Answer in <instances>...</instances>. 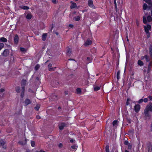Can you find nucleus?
I'll use <instances>...</instances> for the list:
<instances>
[{
	"instance_id": "nucleus-19",
	"label": "nucleus",
	"mask_w": 152,
	"mask_h": 152,
	"mask_svg": "<svg viewBox=\"0 0 152 152\" xmlns=\"http://www.w3.org/2000/svg\"><path fill=\"white\" fill-rule=\"evenodd\" d=\"M137 64L140 66H142L143 65V63L140 60H139L138 61Z\"/></svg>"
},
{
	"instance_id": "nucleus-36",
	"label": "nucleus",
	"mask_w": 152,
	"mask_h": 152,
	"mask_svg": "<svg viewBox=\"0 0 152 152\" xmlns=\"http://www.w3.org/2000/svg\"><path fill=\"white\" fill-rule=\"evenodd\" d=\"M40 106L39 105H37L36 107H35V109L37 110H38L39 109Z\"/></svg>"
},
{
	"instance_id": "nucleus-53",
	"label": "nucleus",
	"mask_w": 152,
	"mask_h": 152,
	"mask_svg": "<svg viewBox=\"0 0 152 152\" xmlns=\"http://www.w3.org/2000/svg\"><path fill=\"white\" fill-rule=\"evenodd\" d=\"M36 118L37 119H39L40 118V116L39 115H37L36 116Z\"/></svg>"
},
{
	"instance_id": "nucleus-48",
	"label": "nucleus",
	"mask_w": 152,
	"mask_h": 152,
	"mask_svg": "<svg viewBox=\"0 0 152 152\" xmlns=\"http://www.w3.org/2000/svg\"><path fill=\"white\" fill-rule=\"evenodd\" d=\"M147 34V37L148 38H149L150 37V34L149 32H148V33H146Z\"/></svg>"
},
{
	"instance_id": "nucleus-32",
	"label": "nucleus",
	"mask_w": 152,
	"mask_h": 152,
	"mask_svg": "<svg viewBox=\"0 0 152 152\" xmlns=\"http://www.w3.org/2000/svg\"><path fill=\"white\" fill-rule=\"evenodd\" d=\"M143 21L144 23L146 24L147 23V21L146 18L144 16L143 17Z\"/></svg>"
},
{
	"instance_id": "nucleus-28",
	"label": "nucleus",
	"mask_w": 152,
	"mask_h": 152,
	"mask_svg": "<svg viewBox=\"0 0 152 152\" xmlns=\"http://www.w3.org/2000/svg\"><path fill=\"white\" fill-rule=\"evenodd\" d=\"M20 50L21 51L23 52H25L27 51V50L26 49L23 48H20Z\"/></svg>"
},
{
	"instance_id": "nucleus-2",
	"label": "nucleus",
	"mask_w": 152,
	"mask_h": 152,
	"mask_svg": "<svg viewBox=\"0 0 152 152\" xmlns=\"http://www.w3.org/2000/svg\"><path fill=\"white\" fill-rule=\"evenodd\" d=\"M144 28L146 33H148L149 30H150L151 29V26L150 25H147V26H144Z\"/></svg>"
},
{
	"instance_id": "nucleus-40",
	"label": "nucleus",
	"mask_w": 152,
	"mask_h": 152,
	"mask_svg": "<svg viewBox=\"0 0 152 152\" xmlns=\"http://www.w3.org/2000/svg\"><path fill=\"white\" fill-rule=\"evenodd\" d=\"M58 146L60 148H61L63 147V145L61 143H60L58 145Z\"/></svg>"
},
{
	"instance_id": "nucleus-61",
	"label": "nucleus",
	"mask_w": 152,
	"mask_h": 152,
	"mask_svg": "<svg viewBox=\"0 0 152 152\" xmlns=\"http://www.w3.org/2000/svg\"><path fill=\"white\" fill-rule=\"evenodd\" d=\"M151 151H152V148H151Z\"/></svg>"
},
{
	"instance_id": "nucleus-6",
	"label": "nucleus",
	"mask_w": 152,
	"mask_h": 152,
	"mask_svg": "<svg viewBox=\"0 0 152 152\" xmlns=\"http://www.w3.org/2000/svg\"><path fill=\"white\" fill-rule=\"evenodd\" d=\"M66 124L64 123H61L59 125V129L60 130L63 129L64 127L66 126Z\"/></svg>"
},
{
	"instance_id": "nucleus-38",
	"label": "nucleus",
	"mask_w": 152,
	"mask_h": 152,
	"mask_svg": "<svg viewBox=\"0 0 152 152\" xmlns=\"http://www.w3.org/2000/svg\"><path fill=\"white\" fill-rule=\"evenodd\" d=\"M35 142L34 141H31V145L32 147H34L35 146Z\"/></svg>"
},
{
	"instance_id": "nucleus-49",
	"label": "nucleus",
	"mask_w": 152,
	"mask_h": 152,
	"mask_svg": "<svg viewBox=\"0 0 152 152\" xmlns=\"http://www.w3.org/2000/svg\"><path fill=\"white\" fill-rule=\"evenodd\" d=\"M124 144L126 145H128V144H129V143H128V142L127 141H125L124 142Z\"/></svg>"
},
{
	"instance_id": "nucleus-31",
	"label": "nucleus",
	"mask_w": 152,
	"mask_h": 152,
	"mask_svg": "<svg viewBox=\"0 0 152 152\" xmlns=\"http://www.w3.org/2000/svg\"><path fill=\"white\" fill-rule=\"evenodd\" d=\"M106 152H110L109 146H106L105 148Z\"/></svg>"
},
{
	"instance_id": "nucleus-54",
	"label": "nucleus",
	"mask_w": 152,
	"mask_h": 152,
	"mask_svg": "<svg viewBox=\"0 0 152 152\" xmlns=\"http://www.w3.org/2000/svg\"><path fill=\"white\" fill-rule=\"evenodd\" d=\"M136 24L137 26H138L139 25V23L138 21H136Z\"/></svg>"
},
{
	"instance_id": "nucleus-7",
	"label": "nucleus",
	"mask_w": 152,
	"mask_h": 152,
	"mask_svg": "<svg viewBox=\"0 0 152 152\" xmlns=\"http://www.w3.org/2000/svg\"><path fill=\"white\" fill-rule=\"evenodd\" d=\"M71 5L70 6L71 8L73 9L77 8L76 4L75 3H74L72 1H71Z\"/></svg>"
},
{
	"instance_id": "nucleus-55",
	"label": "nucleus",
	"mask_w": 152,
	"mask_h": 152,
	"mask_svg": "<svg viewBox=\"0 0 152 152\" xmlns=\"http://www.w3.org/2000/svg\"><path fill=\"white\" fill-rule=\"evenodd\" d=\"M87 60H89V62H90V61H91L89 57L87 58Z\"/></svg>"
},
{
	"instance_id": "nucleus-58",
	"label": "nucleus",
	"mask_w": 152,
	"mask_h": 152,
	"mask_svg": "<svg viewBox=\"0 0 152 152\" xmlns=\"http://www.w3.org/2000/svg\"><path fill=\"white\" fill-rule=\"evenodd\" d=\"M125 152H129L127 150H125Z\"/></svg>"
},
{
	"instance_id": "nucleus-30",
	"label": "nucleus",
	"mask_w": 152,
	"mask_h": 152,
	"mask_svg": "<svg viewBox=\"0 0 152 152\" xmlns=\"http://www.w3.org/2000/svg\"><path fill=\"white\" fill-rule=\"evenodd\" d=\"M120 71H118L117 74V77L118 79H119L120 78Z\"/></svg>"
},
{
	"instance_id": "nucleus-21",
	"label": "nucleus",
	"mask_w": 152,
	"mask_h": 152,
	"mask_svg": "<svg viewBox=\"0 0 152 152\" xmlns=\"http://www.w3.org/2000/svg\"><path fill=\"white\" fill-rule=\"evenodd\" d=\"M80 16H78L76 17H74V19L76 21H78L80 20Z\"/></svg>"
},
{
	"instance_id": "nucleus-20",
	"label": "nucleus",
	"mask_w": 152,
	"mask_h": 152,
	"mask_svg": "<svg viewBox=\"0 0 152 152\" xmlns=\"http://www.w3.org/2000/svg\"><path fill=\"white\" fill-rule=\"evenodd\" d=\"M149 54L150 56L152 57V45H151L150 47Z\"/></svg>"
},
{
	"instance_id": "nucleus-27",
	"label": "nucleus",
	"mask_w": 152,
	"mask_h": 152,
	"mask_svg": "<svg viewBox=\"0 0 152 152\" xmlns=\"http://www.w3.org/2000/svg\"><path fill=\"white\" fill-rule=\"evenodd\" d=\"M117 121H114L113 123V126H116L117 125Z\"/></svg>"
},
{
	"instance_id": "nucleus-39",
	"label": "nucleus",
	"mask_w": 152,
	"mask_h": 152,
	"mask_svg": "<svg viewBox=\"0 0 152 152\" xmlns=\"http://www.w3.org/2000/svg\"><path fill=\"white\" fill-rule=\"evenodd\" d=\"M77 147V146L75 145H72L71 146V148L73 149H76Z\"/></svg>"
},
{
	"instance_id": "nucleus-46",
	"label": "nucleus",
	"mask_w": 152,
	"mask_h": 152,
	"mask_svg": "<svg viewBox=\"0 0 152 152\" xmlns=\"http://www.w3.org/2000/svg\"><path fill=\"white\" fill-rule=\"evenodd\" d=\"M150 100H151L152 99V96H149L148 97Z\"/></svg>"
},
{
	"instance_id": "nucleus-22",
	"label": "nucleus",
	"mask_w": 152,
	"mask_h": 152,
	"mask_svg": "<svg viewBox=\"0 0 152 152\" xmlns=\"http://www.w3.org/2000/svg\"><path fill=\"white\" fill-rule=\"evenodd\" d=\"M100 89V87L97 86H95L94 87V91H97Z\"/></svg>"
},
{
	"instance_id": "nucleus-16",
	"label": "nucleus",
	"mask_w": 152,
	"mask_h": 152,
	"mask_svg": "<svg viewBox=\"0 0 152 152\" xmlns=\"http://www.w3.org/2000/svg\"><path fill=\"white\" fill-rule=\"evenodd\" d=\"M8 53V50L7 49H6L4 50L3 52V55L5 56H6L7 55Z\"/></svg>"
},
{
	"instance_id": "nucleus-8",
	"label": "nucleus",
	"mask_w": 152,
	"mask_h": 152,
	"mask_svg": "<svg viewBox=\"0 0 152 152\" xmlns=\"http://www.w3.org/2000/svg\"><path fill=\"white\" fill-rule=\"evenodd\" d=\"M92 41L89 39H88L85 42L84 45L85 46H88L92 43Z\"/></svg>"
},
{
	"instance_id": "nucleus-25",
	"label": "nucleus",
	"mask_w": 152,
	"mask_h": 152,
	"mask_svg": "<svg viewBox=\"0 0 152 152\" xmlns=\"http://www.w3.org/2000/svg\"><path fill=\"white\" fill-rule=\"evenodd\" d=\"M147 7H148V6H147V4L145 3H144L143 5V10H146L147 8Z\"/></svg>"
},
{
	"instance_id": "nucleus-5",
	"label": "nucleus",
	"mask_w": 152,
	"mask_h": 152,
	"mask_svg": "<svg viewBox=\"0 0 152 152\" xmlns=\"http://www.w3.org/2000/svg\"><path fill=\"white\" fill-rule=\"evenodd\" d=\"M134 110H135V111L136 113L138 112L140 110V105L139 104L136 105L134 106Z\"/></svg>"
},
{
	"instance_id": "nucleus-12",
	"label": "nucleus",
	"mask_w": 152,
	"mask_h": 152,
	"mask_svg": "<svg viewBox=\"0 0 152 152\" xmlns=\"http://www.w3.org/2000/svg\"><path fill=\"white\" fill-rule=\"evenodd\" d=\"M24 90L25 89L24 87L22 86L21 94V96L22 98L23 97L24 95Z\"/></svg>"
},
{
	"instance_id": "nucleus-33",
	"label": "nucleus",
	"mask_w": 152,
	"mask_h": 152,
	"mask_svg": "<svg viewBox=\"0 0 152 152\" xmlns=\"http://www.w3.org/2000/svg\"><path fill=\"white\" fill-rule=\"evenodd\" d=\"M4 45L3 43H0V50L4 47Z\"/></svg>"
},
{
	"instance_id": "nucleus-51",
	"label": "nucleus",
	"mask_w": 152,
	"mask_h": 152,
	"mask_svg": "<svg viewBox=\"0 0 152 152\" xmlns=\"http://www.w3.org/2000/svg\"><path fill=\"white\" fill-rule=\"evenodd\" d=\"M36 152H45V151H43L42 150H40L39 151H36Z\"/></svg>"
},
{
	"instance_id": "nucleus-52",
	"label": "nucleus",
	"mask_w": 152,
	"mask_h": 152,
	"mask_svg": "<svg viewBox=\"0 0 152 152\" xmlns=\"http://www.w3.org/2000/svg\"><path fill=\"white\" fill-rule=\"evenodd\" d=\"M74 141H75V140L72 139H71L70 140V142L72 143Z\"/></svg>"
},
{
	"instance_id": "nucleus-10",
	"label": "nucleus",
	"mask_w": 152,
	"mask_h": 152,
	"mask_svg": "<svg viewBox=\"0 0 152 152\" xmlns=\"http://www.w3.org/2000/svg\"><path fill=\"white\" fill-rule=\"evenodd\" d=\"M145 1L149 5V7H151L152 6V3L151 0H146Z\"/></svg>"
},
{
	"instance_id": "nucleus-4",
	"label": "nucleus",
	"mask_w": 152,
	"mask_h": 152,
	"mask_svg": "<svg viewBox=\"0 0 152 152\" xmlns=\"http://www.w3.org/2000/svg\"><path fill=\"white\" fill-rule=\"evenodd\" d=\"M88 6L93 8H95V7L93 5V1L92 0H88Z\"/></svg>"
},
{
	"instance_id": "nucleus-60",
	"label": "nucleus",
	"mask_w": 152,
	"mask_h": 152,
	"mask_svg": "<svg viewBox=\"0 0 152 152\" xmlns=\"http://www.w3.org/2000/svg\"><path fill=\"white\" fill-rule=\"evenodd\" d=\"M127 41H129L128 39H127Z\"/></svg>"
},
{
	"instance_id": "nucleus-3",
	"label": "nucleus",
	"mask_w": 152,
	"mask_h": 152,
	"mask_svg": "<svg viewBox=\"0 0 152 152\" xmlns=\"http://www.w3.org/2000/svg\"><path fill=\"white\" fill-rule=\"evenodd\" d=\"M31 101L28 98L26 99L24 101L25 106H27V105L31 104Z\"/></svg>"
},
{
	"instance_id": "nucleus-26",
	"label": "nucleus",
	"mask_w": 152,
	"mask_h": 152,
	"mask_svg": "<svg viewBox=\"0 0 152 152\" xmlns=\"http://www.w3.org/2000/svg\"><path fill=\"white\" fill-rule=\"evenodd\" d=\"M148 21V22H151L152 20V18L150 16H148L147 18Z\"/></svg>"
},
{
	"instance_id": "nucleus-14",
	"label": "nucleus",
	"mask_w": 152,
	"mask_h": 152,
	"mask_svg": "<svg viewBox=\"0 0 152 152\" xmlns=\"http://www.w3.org/2000/svg\"><path fill=\"white\" fill-rule=\"evenodd\" d=\"M47 34H43L42 35V39L43 41H45L47 37Z\"/></svg>"
},
{
	"instance_id": "nucleus-34",
	"label": "nucleus",
	"mask_w": 152,
	"mask_h": 152,
	"mask_svg": "<svg viewBox=\"0 0 152 152\" xmlns=\"http://www.w3.org/2000/svg\"><path fill=\"white\" fill-rule=\"evenodd\" d=\"M130 101V99H128L127 100L126 104L127 105H128L129 104V102Z\"/></svg>"
},
{
	"instance_id": "nucleus-11",
	"label": "nucleus",
	"mask_w": 152,
	"mask_h": 152,
	"mask_svg": "<svg viewBox=\"0 0 152 152\" xmlns=\"http://www.w3.org/2000/svg\"><path fill=\"white\" fill-rule=\"evenodd\" d=\"M48 67L49 70L50 71H51L54 70L56 68V67H54L53 68L52 67V64H49L48 65Z\"/></svg>"
},
{
	"instance_id": "nucleus-45",
	"label": "nucleus",
	"mask_w": 152,
	"mask_h": 152,
	"mask_svg": "<svg viewBox=\"0 0 152 152\" xmlns=\"http://www.w3.org/2000/svg\"><path fill=\"white\" fill-rule=\"evenodd\" d=\"M4 91V88H1L0 90V91L1 92H2Z\"/></svg>"
},
{
	"instance_id": "nucleus-17",
	"label": "nucleus",
	"mask_w": 152,
	"mask_h": 152,
	"mask_svg": "<svg viewBox=\"0 0 152 152\" xmlns=\"http://www.w3.org/2000/svg\"><path fill=\"white\" fill-rule=\"evenodd\" d=\"M26 140L25 139L22 142V141H20L19 142V143L22 145H24L26 144Z\"/></svg>"
},
{
	"instance_id": "nucleus-37",
	"label": "nucleus",
	"mask_w": 152,
	"mask_h": 152,
	"mask_svg": "<svg viewBox=\"0 0 152 152\" xmlns=\"http://www.w3.org/2000/svg\"><path fill=\"white\" fill-rule=\"evenodd\" d=\"M52 2L54 4H56L58 1V0H52Z\"/></svg>"
},
{
	"instance_id": "nucleus-59",
	"label": "nucleus",
	"mask_w": 152,
	"mask_h": 152,
	"mask_svg": "<svg viewBox=\"0 0 152 152\" xmlns=\"http://www.w3.org/2000/svg\"><path fill=\"white\" fill-rule=\"evenodd\" d=\"M31 152L30 151H29V150H28V151H26V152Z\"/></svg>"
},
{
	"instance_id": "nucleus-57",
	"label": "nucleus",
	"mask_w": 152,
	"mask_h": 152,
	"mask_svg": "<svg viewBox=\"0 0 152 152\" xmlns=\"http://www.w3.org/2000/svg\"><path fill=\"white\" fill-rule=\"evenodd\" d=\"M147 149H148V152H149V151L150 149V147H148Z\"/></svg>"
},
{
	"instance_id": "nucleus-15",
	"label": "nucleus",
	"mask_w": 152,
	"mask_h": 152,
	"mask_svg": "<svg viewBox=\"0 0 152 152\" xmlns=\"http://www.w3.org/2000/svg\"><path fill=\"white\" fill-rule=\"evenodd\" d=\"M145 59L146 61L147 62L149 61L150 60V59L149 56L147 55H145Z\"/></svg>"
},
{
	"instance_id": "nucleus-1",
	"label": "nucleus",
	"mask_w": 152,
	"mask_h": 152,
	"mask_svg": "<svg viewBox=\"0 0 152 152\" xmlns=\"http://www.w3.org/2000/svg\"><path fill=\"white\" fill-rule=\"evenodd\" d=\"M149 111L152 112V104H149L147 105L144 110V114L146 117H149L150 116Z\"/></svg>"
},
{
	"instance_id": "nucleus-23",
	"label": "nucleus",
	"mask_w": 152,
	"mask_h": 152,
	"mask_svg": "<svg viewBox=\"0 0 152 152\" xmlns=\"http://www.w3.org/2000/svg\"><path fill=\"white\" fill-rule=\"evenodd\" d=\"M5 144V142L3 140H0V146L4 145Z\"/></svg>"
},
{
	"instance_id": "nucleus-62",
	"label": "nucleus",
	"mask_w": 152,
	"mask_h": 152,
	"mask_svg": "<svg viewBox=\"0 0 152 152\" xmlns=\"http://www.w3.org/2000/svg\"><path fill=\"white\" fill-rule=\"evenodd\" d=\"M75 0L77 1H78V0Z\"/></svg>"
},
{
	"instance_id": "nucleus-9",
	"label": "nucleus",
	"mask_w": 152,
	"mask_h": 152,
	"mask_svg": "<svg viewBox=\"0 0 152 152\" xmlns=\"http://www.w3.org/2000/svg\"><path fill=\"white\" fill-rule=\"evenodd\" d=\"M14 41L15 44H17L18 42L19 38L17 35H16L14 37Z\"/></svg>"
},
{
	"instance_id": "nucleus-41",
	"label": "nucleus",
	"mask_w": 152,
	"mask_h": 152,
	"mask_svg": "<svg viewBox=\"0 0 152 152\" xmlns=\"http://www.w3.org/2000/svg\"><path fill=\"white\" fill-rule=\"evenodd\" d=\"M128 149H131L132 148V145L131 144H128Z\"/></svg>"
},
{
	"instance_id": "nucleus-29",
	"label": "nucleus",
	"mask_w": 152,
	"mask_h": 152,
	"mask_svg": "<svg viewBox=\"0 0 152 152\" xmlns=\"http://www.w3.org/2000/svg\"><path fill=\"white\" fill-rule=\"evenodd\" d=\"M21 8L23 10H28V9H29V7H27V6H23V7H21Z\"/></svg>"
},
{
	"instance_id": "nucleus-43",
	"label": "nucleus",
	"mask_w": 152,
	"mask_h": 152,
	"mask_svg": "<svg viewBox=\"0 0 152 152\" xmlns=\"http://www.w3.org/2000/svg\"><path fill=\"white\" fill-rule=\"evenodd\" d=\"M143 102V99H140L138 102L139 103H141Z\"/></svg>"
},
{
	"instance_id": "nucleus-56",
	"label": "nucleus",
	"mask_w": 152,
	"mask_h": 152,
	"mask_svg": "<svg viewBox=\"0 0 152 152\" xmlns=\"http://www.w3.org/2000/svg\"><path fill=\"white\" fill-rule=\"evenodd\" d=\"M69 26L70 27H71V28H72L73 26L72 25V24H70L69 25Z\"/></svg>"
},
{
	"instance_id": "nucleus-18",
	"label": "nucleus",
	"mask_w": 152,
	"mask_h": 152,
	"mask_svg": "<svg viewBox=\"0 0 152 152\" xmlns=\"http://www.w3.org/2000/svg\"><path fill=\"white\" fill-rule=\"evenodd\" d=\"M0 41L4 42H6L7 40L4 37L0 38Z\"/></svg>"
},
{
	"instance_id": "nucleus-35",
	"label": "nucleus",
	"mask_w": 152,
	"mask_h": 152,
	"mask_svg": "<svg viewBox=\"0 0 152 152\" xmlns=\"http://www.w3.org/2000/svg\"><path fill=\"white\" fill-rule=\"evenodd\" d=\"M40 67V66L39 64H37L35 66V69L36 70H37L39 69Z\"/></svg>"
},
{
	"instance_id": "nucleus-47",
	"label": "nucleus",
	"mask_w": 152,
	"mask_h": 152,
	"mask_svg": "<svg viewBox=\"0 0 152 152\" xmlns=\"http://www.w3.org/2000/svg\"><path fill=\"white\" fill-rule=\"evenodd\" d=\"M114 4H115V7L116 8L117 6H116V0H114Z\"/></svg>"
},
{
	"instance_id": "nucleus-42",
	"label": "nucleus",
	"mask_w": 152,
	"mask_h": 152,
	"mask_svg": "<svg viewBox=\"0 0 152 152\" xmlns=\"http://www.w3.org/2000/svg\"><path fill=\"white\" fill-rule=\"evenodd\" d=\"M16 91L18 92H19L20 91V88L19 87H17L16 89Z\"/></svg>"
},
{
	"instance_id": "nucleus-44",
	"label": "nucleus",
	"mask_w": 152,
	"mask_h": 152,
	"mask_svg": "<svg viewBox=\"0 0 152 152\" xmlns=\"http://www.w3.org/2000/svg\"><path fill=\"white\" fill-rule=\"evenodd\" d=\"M148 99L147 98H145L143 99V101L145 102H148Z\"/></svg>"
},
{
	"instance_id": "nucleus-50",
	"label": "nucleus",
	"mask_w": 152,
	"mask_h": 152,
	"mask_svg": "<svg viewBox=\"0 0 152 152\" xmlns=\"http://www.w3.org/2000/svg\"><path fill=\"white\" fill-rule=\"evenodd\" d=\"M144 58H145V56H142V57H141V60H143L144 59Z\"/></svg>"
},
{
	"instance_id": "nucleus-13",
	"label": "nucleus",
	"mask_w": 152,
	"mask_h": 152,
	"mask_svg": "<svg viewBox=\"0 0 152 152\" xmlns=\"http://www.w3.org/2000/svg\"><path fill=\"white\" fill-rule=\"evenodd\" d=\"M32 17V15L30 13H28L26 16V18L27 19L30 20Z\"/></svg>"
},
{
	"instance_id": "nucleus-24",
	"label": "nucleus",
	"mask_w": 152,
	"mask_h": 152,
	"mask_svg": "<svg viewBox=\"0 0 152 152\" xmlns=\"http://www.w3.org/2000/svg\"><path fill=\"white\" fill-rule=\"evenodd\" d=\"M76 92L77 94H80L81 92V90L80 88H77L76 89Z\"/></svg>"
}]
</instances>
